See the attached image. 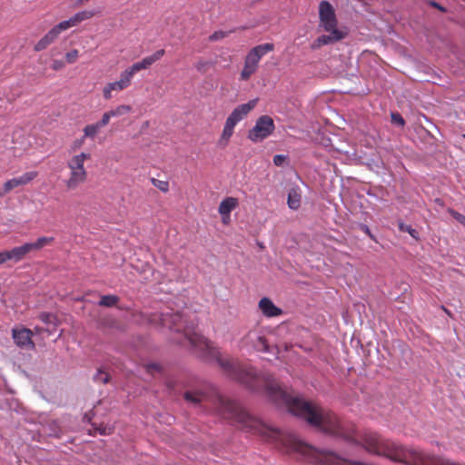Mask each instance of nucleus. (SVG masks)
Masks as SVG:
<instances>
[{"label":"nucleus","mask_w":465,"mask_h":465,"mask_svg":"<svg viewBox=\"0 0 465 465\" xmlns=\"http://www.w3.org/2000/svg\"><path fill=\"white\" fill-rule=\"evenodd\" d=\"M215 409L223 419L241 426L248 431L264 434L265 430H268L271 439L276 440L281 437V431L279 430L266 428L260 420L250 415L240 403L235 401L218 396Z\"/></svg>","instance_id":"1"},{"label":"nucleus","mask_w":465,"mask_h":465,"mask_svg":"<svg viewBox=\"0 0 465 465\" xmlns=\"http://www.w3.org/2000/svg\"><path fill=\"white\" fill-rule=\"evenodd\" d=\"M319 25L329 35H320L316 39L317 45H326L345 38L347 33L338 27V19L332 5L326 0L319 4Z\"/></svg>","instance_id":"2"},{"label":"nucleus","mask_w":465,"mask_h":465,"mask_svg":"<svg viewBox=\"0 0 465 465\" xmlns=\"http://www.w3.org/2000/svg\"><path fill=\"white\" fill-rule=\"evenodd\" d=\"M91 154L81 153L74 155L67 163L70 170L69 178L65 181L68 190H74L87 179V172L84 168V162L90 159Z\"/></svg>","instance_id":"3"},{"label":"nucleus","mask_w":465,"mask_h":465,"mask_svg":"<svg viewBox=\"0 0 465 465\" xmlns=\"http://www.w3.org/2000/svg\"><path fill=\"white\" fill-rule=\"evenodd\" d=\"M275 130L273 119L269 115L258 117L254 126L248 131V139L259 143L268 138Z\"/></svg>","instance_id":"4"},{"label":"nucleus","mask_w":465,"mask_h":465,"mask_svg":"<svg viewBox=\"0 0 465 465\" xmlns=\"http://www.w3.org/2000/svg\"><path fill=\"white\" fill-rule=\"evenodd\" d=\"M274 49V45L272 43H265L252 47L246 54L244 63L258 69L260 60L268 53Z\"/></svg>","instance_id":"5"},{"label":"nucleus","mask_w":465,"mask_h":465,"mask_svg":"<svg viewBox=\"0 0 465 465\" xmlns=\"http://www.w3.org/2000/svg\"><path fill=\"white\" fill-rule=\"evenodd\" d=\"M274 49V45L272 43H265L252 47L246 54L244 63L258 69L260 60L268 53Z\"/></svg>","instance_id":"6"},{"label":"nucleus","mask_w":465,"mask_h":465,"mask_svg":"<svg viewBox=\"0 0 465 465\" xmlns=\"http://www.w3.org/2000/svg\"><path fill=\"white\" fill-rule=\"evenodd\" d=\"M242 346L248 349H253L256 351L268 352L269 346L265 338L257 331H249L242 339Z\"/></svg>","instance_id":"7"},{"label":"nucleus","mask_w":465,"mask_h":465,"mask_svg":"<svg viewBox=\"0 0 465 465\" xmlns=\"http://www.w3.org/2000/svg\"><path fill=\"white\" fill-rule=\"evenodd\" d=\"M132 84V79L125 74V72H122L120 75V79L118 81L108 83L103 88V96L105 100H110L114 97V92L119 93L126 88H128Z\"/></svg>","instance_id":"8"},{"label":"nucleus","mask_w":465,"mask_h":465,"mask_svg":"<svg viewBox=\"0 0 465 465\" xmlns=\"http://www.w3.org/2000/svg\"><path fill=\"white\" fill-rule=\"evenodd\" d=\"M164 54V50L160 49L154 52L153 54L146 56L143 58L141 61L134 63L130 67L126 68L124 70L125 74L133 79L135 73L147 69L150 67L153 63L160 60Z\"/></svg>","instance_id":"9"},{"label":"nucleus","mask_w":465,"mask_h":465,"mask_svg":"<svg viewBox=\"0 0 465 465\" xmlns=\"http://www.w3.org/2000/svg\"><path fill=\"white\" fill-rule=\"evenodd\" d=\"M164 54V50L160 49L154 52L153 54L146 56L143 58L141 61L134 63L130 67L126 68L124 70L125 74L133 79L135 73L147 69L150 67L153 63L160 60Z\"/></svg>","instance_id":"10"},{"label":"nucleus","mask_w":465,"mask_h":465,"mask_svg":"<svg viewBox=\"0 0 465 465\" xmlns=\"http://www.w3.org/2000/svg\"><path fill=\"white\" fill-rule=\"evenodd\" d=\"M33 332L27 328H14L12 330V338L14 342L21 349L33 350L35 343L32 340Z\"/></svg>","instance_id":"11"},{"label":"nucleus","mask_w":465,"mask_h":465,"mask_svg":"<svg viewBox=\"0 0 465 465\" xmlns=\"http://www.w3.org/2000/svg\"><path fill=\"white\" fill-rule=\"evenodd\" d=\"M258 99L250 100L246 104H242L235 107L232 112L229 114L226 120L237 124L240 121L247 116V114L256 106Z\"/></svg>","instance_id":"12"},{"label":"nucleus","mask_w":465,"mask_h":465,"mask_svg":"<svg viewBox=\"0 0 465 465\" xmlns=\"http://www.w3.org/2000/svg\"><path fill=\"white\" fill-rule=\"evenodd\" d=\"M37 174H38L37 172L31 171V172L25 173L23 175H21L19 177H15V178L7 180L5 183V192H10L14 188L29 183L31 181H33L37 176Z\"/></svg>","instance_id":"13"},{"label":"nucleus","mask_w":465,"mask_h":465,"mask_svg":"<svg viewBox=\"0 0 465 465\" xmlns=\"http://www.w3.org/2000/svg\"><path fill=\"white\" fill-rule=\"evenodd\" d=\"M64 29L59 27V24L54 25L47 34L45 35L35 45V51L40 52L51 45Z\"/></svg>","instance_id":"14"},{"label":"nucleus","mask_w":465,"mask_h":465,"mask_svg":"<svg viewBox=\"0 0 465 465\" xmlns=\"http://www.w3.org/2000/svg\"><path fill=\"white\" fill-rule=\"evenodd\" d=\"M94 13L93 11H88V10L80 11V12L76 13L74 15H73L72 17H70L68 20L60 22L59 27H62L64 30H66L72 26L77 25L79 23H81L84 20L90 19L91 17L94 16Z\"/></svg>","instance_id":"15"},{"label":"nucleus","mask_w":465,"mask_h":465,"mask_svg":"<svg viewBox=\"0 0 465 465\" xmlns=\"http://www.w3.org/2000/svg\"><path fill=\"white\" fill-rule=\"evenodd\" d=\"M239 204L238 199L234 197H226L219 204L218 212L222 217L230 219V214Z\"/></svg>","instance_id":"16"},{"label":"nucleus","mask_w":465,"mask_h":465,"mask_svg":"<svg viewBox=\"0 0 465 465\" xmlns=\"http://www.w3.org/2000/svg\"><path fill=\"white\" fill-rule=\"evenodd\" d=\"M259 308L266 317H275L282 313V310L276 307L269 298H262L259 302Z\"/></svg>","instance_id":"17"},{"label":"nucleus","mask_w":465,"mask_h":465,"mask_svg":"<svg viewBox=\"0 0 465 465\" xmlns=\"http://www.w3.org/2000/svg\"><path fill=\"white\" fill-rule=\"evenodd\" d=\"M8 252L10 254V261L16 263L22 261L27 253L32 252V250L29 246V242H26L21 246L14 247Z\"/></svg>","instance_id":"18"},{"label":"nucleus","mask_w":465,"mask_h":465,"mask_svg":"<svg viewBox=\"0 0 465 465\" xmlns=\"http://www.w3.org/2000/svg\"><path fill=\"white\" fill-rule=\"evenodd\" d=\"M301 194L298 189L292 188L288 193L287 204L292 210H298L301 206Z\"/></svg>","instance_id":"19"},{"label":"nucleus","mask_w":465,"mask_h":465,"mask_svg":"<svg viewBox=\"0 0 465 465\" xmlns=\"http://www.w3.org/2000/svg\"><path fill=\"white\" fill-rule=\"evenodd\" d=\"M39 319L41 320L42 322L47 325V327L49 328L48 331L50 333L55 330L57 325V319L54 314L44 312L39 314Z\"/></svg>","instance_id":"20"},{"label":"nucleus","mask_w":465,"mask_h":465,"mask_svg":"<svg viewBox=\"0 0 465 465\" xmlns=\"http://www.w3.org/2000/svg\"><path fill=\"white\" fill-rule=\"evenodd\" d=\"M236 125L232 123L229 122L228 120L225 121L223 130L221 135L220 143L226 145L229 139L232 137L233 134L234 127Z\"/></svg>","instance_id":"21"},{"label":"nucleus","mask_w":465,"mask_h":465,"mask_svg":"<svg viewBox=\"0 0 465 465\" xmlns=\"http://www.w3.org/2000/svg\"><path fill=\"white\" fill-rule=\"evenodd\" d=\"M54 240V237L42 236L39 237L35 242H29V246L32 251H38L44 248L45 245L50 244Z\"/></svg>","instance_id":"22"},{"label":"nucleus","mask_w":465,"mask_h":465,"mask_svg":"<svg viewBox=\"0 0 465 465\" xmlns=\"http://www.w3.org/2000/svg\"><path fill=\"white\" fill-rule=\"evenodd\" d=\"M119 302V297L116 295H103L98 302L103 307H113Z\"/></svg>","instance_id":"23"},{"label":"nucleus","mask_w":465,"mask_h":465,"mask_svg":"<svg viewBox=\"0 0 465 465\" xmlns=\"http://www.w3.org/2000/svg\"><path fill=\"white\" fill-rule=\"evenodd\" d=\"M102 127L97 124H87L84 128V138H94Z\"/></svg>","instance_id":"24"},{"label":"nucleus","mask_w":465,"mask_h":465,"mask_svg":"<svg viewBox=\"0 0 465 465\" xmlns=\"http://www.w3.org/2000/svg\"><path fill=\"white\" fill-rule=\"evenodd\" d=\"M399 230L402 232H408L413 239L419 238V232L412 228L411 225L404 223L402 221L398 222Z\"/></svg>","instance_id":"25"},{"label":"nucleus","mask_w":465,"mask_h":465,"mask_svg":"<svg viewBox=\"0 0 465 465\" xmlns=\"http://www.w3.org/2000/svg\"><path fill=\"white\" fill-rule=\"evenodd\" d=\"M131 111L132 107L130 105L122 104L116 106L114 109L110 110L109 113L112 117H119L130 113Z\"/></svg>","instance_id":"26"},{"label":"nucleus","mask_w":465,"mask_h":465,"mask_svg":"<svg viewBox=\"0 0 465 465\" xmlns=\"http://www.w3.org/2000/svg\"><path fill=\"white\" fill-rule=\"evenodd\" d=\"M257 69L244 63L243 68L241 72V80L247 81L251 76L255 74Z\"/></svg>","instance_id":"27"},{"label":"nucleus","mask_w":465,"mask_h":465,"mask_svg":"<svg viewBox=\"0 0 465 465\" xmlns=\"http://www.w3.org/2000/svg\"><path fill=\"white\" fill-rule=\"evenodd\" d=\"M233 32H235V29H232L230 31L218 30V31L213 32L209 36V40L211 42L219 41V40L223 39L224 37L228 36L231 33H233Z\"/></svg>","instance_id":"28"},{"label":"nucleus","mask_w":465,"mask_h":465,"mask_svg":"<svg viewBox=\"0 0 465 465\" xmlns=\"http://www.w3.org/2000/svg\"><path fill=\"white\" fill-rule=\"evenodd\" d=\"M184 399L187 401L197 404L202 401V395L191 391H186L184 393Z\"/></svg>","instance_id":"29"},{"label":"nucleus","mask_w":465,"mask_h":465,"mask_svg":"<svg viewBox=\"0 0 465 465\" xmlns=\"http://www.w3.org/2000/svg\"><path fill=\"white\" fill-rule=\"evenodd\" d=\"M152 183L155 187H157L162 192H167L169 190L168 182L160 181V180L153 178Z\"/></svg>","instance_id":"30"},{"label":"nucleus","mask_w":465,"mask_h":465,"mask_svg":"<svg viewBox=\"0 0 465 465\" xmlns=\"http://www.w3.org/2000/svg\"><path fill=\"white\" fill-rule=\"evenodd\" d=\"M94 380L97 382L106 383L109 381V375L103 371H98L94 376Z\"/></svg>","instance_id":"31"},{"label":"nucleus","mask_w":465,"mask_h":465,"mask_svg":"<svg viewBox=\"0 0 465 465\" xmlns=\"http://www.w3.org/2000/svg\"><path fill=\"white\" fill-rule=\"evenodd\" d=\"M78 50L73 49L65 54V61L67 64H74L78 57Z\"/></svg>","instance_id":"32"},{"label":"nucleus","mask_w":465,"mask_h":465,"mask_svg":"<svg viewBox=\"0 0 465 465\" xmlns=\"http://www.w3.org/2000/svg\"><path fill=\"white\" fill-rule=\"evenodd\" d=\"M391 122L400 126H404L405 121L399 113H391Z\"/></svg>","instance_id":"33"},{"label":"nucleus","mask_w":465,"mask_h":465,"mask_svg":"<svg viewBox=\"0 0 465 465\" xmlns=\"http://www.w3.org/2000/svg\"><path fill=\"white\" fill-rule=\"evenodd\" d=\"M111 118L112 116L110 115L109 111H107L103 114L102 119L98 121L97 124L103 128L109 124Z\"/></svg>","instance_id":"34"},{"label":"nucleus","mask_w":465,"mask_h":465,"mask_svg":"<svg viewBox=\"0 0 465 465\" xmlns=\"http://www.w3.org/2000/svg\"><path fill=\"white\" fill-rule=\"evenodd\" d=\"M287 156L283 154H276L273 156V163L276 166H282L283 163L286 161Z\"/></svg>","instance_id":"35"},{"label":"nucleus","mask_w":465,"mask_h":465,"mask_svg":"<svg viewBox=\"0 0 465 465\" xmlns=\"http://www.w3.org/2000/svg\"><path fill=\"white\" fill-rule=\"evenodd\" d=\"M429 5L434 8H437L438 10H440L442 13L447 12V9L443 5H441L440 4H439L438 2H436L434 0L429 1Z\"/></svg>","instance_id":"36"},{"label":"nucleus","mask_w":465,"mask_h":465,"mask_svg":"<svg viewBox=\"0 0 465 465\" xmlns=\"http://www.w3.org/2000/svg\"><path fill=\"white\" fill-rule=\"evenodd\" d=\"M10 261V254L8 251L0 252V265Z\"/></svg>","instance_id":"37"},{"label":"nucleus","mask_w":465,"mask_h":465,"mask_svg":"<svg viewBox=\"0 0 465 465\" xmlns=\"http://www.w3.org/2000/svg\"><path fill=\"white\" fill-rule=\"evenodd\" d=\"M64 62L62 60H54L52 64V69H54L55 71L61 70L62 68H64Z\"/></svg>","instance_id":"38"},{"label":"nucleus","mask_w":465,"mask_h":465,"mask_svg":"<svg viewBox=\"0 0 465 465\" xmlns=\"http://www.w3.org/2000/svg\"><path fill=\"white\" fill-rule=\"evenodd\" d=\"M148 371H160L161 366L158 363H150L146 366Z\"/></svg>","instance_id":"39"},{"label":"nucleus","mask_w":465,"mask_h":465,"mask_svg":"<svg viewBox=\"0 0 465 465\" xmlns=\"http://www.w3.org/2000/svg\"><path fill=\"white\" fill-rule=\"evenodd\" d=\"M361 229L371 239H374V236L371 232L370 228L366 224H361Z\"/></svg>","instance_id":"40"},{"label":"nucleus","mask_w":465,"mask_h":465,"mask_svg":"<svg viewBox=\"0 0 465 465\" xmlns=\"http://www.w3.org/2000/svg\"><path fill=\"white\" fill-rule=\"evenodd\" d=\"M453 216L460 223H463L465 224V216L460 214V213H454Z\"/></svg>","instance_id":"41"},{"label":"nucleus","mask_w":465,"mask_h":465,"mask_svg":"<svg viewBox=\"0 0 465 465\" xmlns=\"http://www.w3.org/2000/svg\"><path fill=\"white\" fill-rule=\"evenodd\" d=\"M204 65H205V63H203V62H198V63L195 64V68H196L197 70H199V71H200V70H201Z\"/></svg>","instance_id":"42"},{"label":"nucleus","mask_w":465,"mask_h":465,"mask_svg":"<svg viewBox=\"0 0 465 465\" xmlns=\"http://www.w3.org/2000/svg\"><path fill=\"white\" fill-rule=\"evenodd\" d=\"M84 138L83 137L81 140H79V141H75V143H74V148H76V147H80V146L83 144V143H84Z\"/></svg>","instance_id":"43"},{"label":"nucleus","mask_w":465,"mask_h":465,"mask_svg":"<svg viewBox=\"0 0 465 465\" xmlns=\"http://www.w3.org/2000/svg\"><path fill=\"white\" fill-rule=\"evenodd\" d=\"M8 192H5V184L3 185V189L0 190V197H3L5 193H7Z\"/></svg>","instance_id":"44"},{"label":"nucleus","mask_w":465,"mask_h":465,"mask_svg":"<svg viewBox=\"0 0 465 465\" xmlns=\"http://www.w3.org/2000/svg\"><path fill=\"white\" fill-rule=\"evenodd\" d=\"M222 220L223 223H227L230 221L227 217H222Z\"/></svg>","instance_id":"45"},{"label":"nucleus","mask_w":465,"mask_h":465,"mask_svg":"<svg viewBox=\"0 0 465 465\" xmlns=\"http://www.w3.org/2000/svg\"><path fill=\"white\" fill-rule=\"evenodd\" d=\"M36 331H40V329L38 327H35Z\"/></svg>","instance_id":"46"},{"label":"nucleus","mask_w":465,"mask_h":465,"mask_svg":"<svg viewBox=\"0 0 465 465\" xmlns=\"http://www.w3.org/2000/svg\"><path fill=\"white\" fill-rule=\"evenodd\" d=\"M462 136H463V138H465V134Z\"/></svg>","instance_id":"47"}]
</instances>
